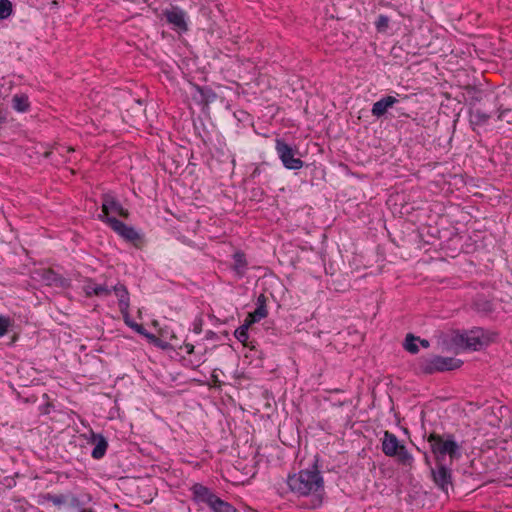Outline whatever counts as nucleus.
<instances>
[{
	"label": "nucleus",
	"mask_w": 512,
	"mask_h": 512,
	"mask_svg": "<svg viewBox=\"0 0 512 512\" xmlns=\"http://www.w3.org/2000/svg\"><path fill=\"white\" fill-rule=\"evenodd\" d=\"M187 354L191 355L194 353V345L190 343H185L183 347Z\"/></svg>",
	"instance_id": "obj_33"
},
{
	"label": "nucleus",
	"mask_w": 512,
	"mask_h": 512,
	"mask_svg": "<svg viewBox=\"0 0 512 512\" xmlns=\"http://www.w3.org/2000/svg\"><path fill=\"white\" fill-rule=\"evenodd\" d=\"M418 340H419V337H415L412 334H408L406 336L405 342H404L405 350L410 352V353H412V354L418 353V351H419V348H418V345H417Z\"/></svg>",
	"instance_id": "obj_25"
},
{
	"label": "nucleus",
	"mask_w": 512,
	"mask_h": 512,
	"mask_svg": "<svg viewBox=\"0 0 512 512\" xmlns=\"http://www.w3.org/2000/svg\"><path fill=\"white\" fill-rule=\"evenodd\" d=\"M261 172H262L261 168H260L259 166H257V167H255V168H254V170L252 171V173H251L250 177H251V178H253V179H255V178H257V177H259V176H260Z\"/></svg>",
	"instance_id": "obj_34"
},
{
	"label": "nucleus",
	"mask_w": 512,
	"mask_h": 512,
	"mask_svg": "<svg viewBox=\"0 0 512 512\" xmlns=\"http://www.w3.org/2000/svg\"><path fill=\"white\" fill-rule=\"evenodd\" d=\"M73 501H74L75 503H77V504L79 503L78 499H76V498H74V499H73Z\"/></svg>",
	"instance_id": "obj_39"
},
{
	"label": "nucleus",
	"mask_w": 512,
	"mask_h": 512,
	"mask_svg": "<svg viewBox=\"0 0 512 512\" xmlns=\"http://www.w3.org/2000/svg\"><path fill=\"white\" fill-rule=\"evenodd\" d=\"M12 11V3L9 0H0V20L7 19Z\"/></svg>",
	"instance_id": "obj_27"
},
{
	"label": "nucleus",
	"mask_w": 512,
	"mask_h": 512,
	"mask_svg": "<svg viewBox=\"0 0 512 512\" xmlns=\"http://www.w3.org/2000/svg\"><path fill=\"white\" fill-rule=\"evenodd\" d=\"M42 279L47 285L50 286H63L64 284V279L52 270L44 271Z\"/></svg>",
	"instance_id": "obj_21"
},
{
	"label": "nucleus",
	"mask_w": 512,
	"mask_h": 512,
	"mask_svg": "<svg viewBox=\"0 0 512 512\" xmlns=\"http://www.w3.org/2000/svg\"><path fill=\"white\" fill-rule=\"evenodd\" d=\"M397 458V461L407 467H412L414 463V457L413 455L407 450V448L403 445L400 449L398 454L395 456Z\"/></svg>",
	"instance_id": "obj_22"
},
{
	"label": "nucleus",
	"mask_w": 512,
	"mask_h": 512,
	"mask_svg": "<svg viewBox=\"0 0 512 512\" xmlns=\"http://www.w3.org/2000/svg\"><path fill=\"white\" fill-rule=\"evenodd\" d=\"M162 19L166 24L176 33L184 34L189 30V15L188 13L177 5H171L162 10Z\"/></svg>",
	"instance_id": "obj_4"
},
{
	"label": "nucleus",
	"mask_w": 512,
	"mask_h": 512,
	"mask_svg": "<svg viewBox=\"0 0 512 512\" xmlns=\"http://www.w3.org/2000/svg\"><path fill=\"white\" fill-rule=\"evenodd\" d=\"M192 493V500L200 507L206 505L211 509L218 496L208 487L195 483L190 488Z\"/></svg>",
	"instance_id": "obj_8"
},
{
	"label": "nucleus",
	"mask_w": 512,
	"mask_h": 512,
	"mask_svg": "<svg viewBox=\"0 0 512 512\" xmlns=\"http://www.w3.org/2000/svg\"><path fill=\"white\" fill-rule=\"evenodd\" d=\"M504 114H505V111H500L498 116H497V119L498 120H502L504 118Z\"/></svg>",
	"instance_id": "obj_37"
},
{
	"label": "nucleus",
	"mask_w": 512,
	"mask_h": 512,
	"mask_svg": "<svg viewBox=\"0 0 512 512\" xmlns=\"http://www.w3.org/2000/svg\"><path fill=\"white\" fill-rule=\"evenodd\" d=\"M112 214L119 215L121 217H128V211L122 206V204L110 193L103 194L102 196V213L107 218H114Z\"/></svg>",
	"instance_id": "obj_9"
},
{
	"label": "nucleus",
	"mask_w": 512,
	"mask_h": 512,
	"mask_svg": "<svg viewBox=\"0 0 512 512\" xmlns=\"http://www.w3.org/2000/svg\"><path fill=\"white\" fill-rule=\"evenodd\" d=\"M95 284L96 283L93 280L86 281V283L83 286V290L87 296L90 297L94 295L93 290H95Z\"/></svg>",
	"instance_id": "obj_30"
},
{
	"label": "nucleus",
	"mask_w": 512,
	"mask_h": 512,
	"mask_svg": "<svg viewBox=\"0 0 512 512\" xmlns=\"http://www.w3.org/2000/svg\"><path fill=\"white\" fill-rule=\"evenodd\" d=\"M80 512H94L92 509H82Z\"/></svg>",
	"instance_id": "obj_38"
},
{
	"label": "nucleus",
	"mask_w": 512,
	"mask_h": 512,
	"mask_svg": "<svg viewBox=\"0 0 512 512\" xmlns=\"http://www.w3.org/2000/svg\"><path fill=\"white\" fill-rule=\"evenodd\" d=\"M431 473L436 486L447 494L449 486L452 485L451 470L445 465L438 463L437 467L431 470Z\"/></svg>",
	"instance_id": "obj_10"
},
{
	"label": "nucleus",
	"mask_w": 512,
	"mask_h": 512,
	"mask_svg": "<svg viewBox=\"0 0 512 512\" xmlns=\"http://www.w3.org/2000/svg\"><path fill=\"white\" fill-rule=\"evenodd\" d=\"M210 510L211 512H237L230 503L220 499L219 497Z\"/></svg>",
	"instance_id": "obj_23"
},
{
	"label": "nucleus",
	"mask_w": 512,
	"mask_h": 512,
	"mask_svg": "<svg viewBox=\"0 0 512 512\" xmlns=\"http://www.w3.org/2000/svg\"><path fill=\"white\" fill-rule=\"evenodd\" d=\"M111 290L115 293L116 297L118 298L120 312L129 310L130 297L127 288L123 284L118 283L117 285L111 287Z\"/></svg>",
	"instance_id": "obj_17"
},
{
	"label": "nucleus",
	"mask_w": 512,
	"mask_h": 512,
	"mask_svg": "<svg viewBox=\"0 0 512 512\" xmlns=\"http://www.w3.org/2000/svg\"><path fill=\"white\" fill-rule=\"evenodd\" d=\"M250 326L248 322L244 321V323L235 330L234 336L239 342L246 344L249 338L248 330Z\"/></svg>",
	"instance_id": "obj_24"
},
{
	"label": "nucleus",
	"mask_w": 512,
	"mask_h": 512,
	"mask_svg": "<svg viewBox=\"0 0 512 512\" xmlns=\"http://www.w3.org/2000/svg\"><path fill=\"white\" fill-rule=\"evenodd\" d=\"M233 266L232 269L238 278L244 277L247 271L248 263L246 256L242 251H236L233 254Z\"/></svg>",
	"instance_id": "obj_18"
},
{
	"label": "nucleus",
	"mask_w": 512,
	"mask_h": 512,
	"mask_svg": "<svg viewBox=\"0 0 512 512\" xmlns=\"http://www.w3.org/2000/svg\"><path fill=\"white\" fill-rule=\"evenodd\" d=\"M275 150L286 169L299 170L303 167L304 162L300 158L295 157L296 151L283 139L277 138L275 140Z\"/></svg>",
	"instance_id": "obj_5"
},
{
	"label": "nucleus",
	"mask_w": 512,
	"mask_h": 512,
	"mask_svg": "<svg viewBox=\"0 0 512 512\" xmlns=\"http://www.w3.org/2000/svg\"><path fill=\"white\" fill-rule=\"evenodd\" d=\"M472 308L477 313L488 316L495 311L496 304L485 295H477L473 300Z\"/></svg>",
	"instance_id": "obj_15"
},
{
	"label": "nucleus",
	"mask_w": 512,
	"mask_h": 512,
	"mask_svg": "<svg viewBox=\"0 0 512 512\" xmlns=\"http://www.w3.org/2000/svg\"><path fill=\"white\" fill-rule=\"evenodd\" d=\"M403 446L393 433L385 431L382 439V452L388 457H394Z\"/></svg>",
	"instance_id": "obj_14"
},
{
	"label": "nucleus",
	"mask_w": 512,
	"mask_h": 512,
	"mask_svg": "<svg viewBox=\"0 0 512 512\" xmlns=\"http://www.w3.org/2000/svg\"><path fill=\"white\" fill-rule=\"evenodd\" d=\"M267 314H268V312H267V308H266V297L263 294H261L257 298L256 309L253 312L248 314L245 321L248 322L250 325H252L256 322H259L263 318H265L267 316Z\"/></svg>",
	"instance_id": "obj_16"
},
{
	"label": "nucleus",
	"mask_w": 512,
	"mask_h": 512,
	"mask_svg": "<svg viewBox=\"0 0 512 512\" xmlns=\"http://www.w3.org/2000/svg\"><path fill=\"white\" fill-rule=\"evenodd\" d=\"M456 345L462 348L478 350L486 344L484 332L481 328H476L462 334H458L454 338Z\"/></svg>",
	"instance_id": "obj_7"
},
{
	"label": "nucleus",
	"mask_w": 512,
	"mask_h": 512,
	"mask_svg": "<svg viewBox=\"0 0 512 512\" xmlns=\"http://www.w3.org/2000/svg\"><path fill=\"white\" fill-rule=\"evenodd\" d=\"M376 27L378 30H383L388 27L389 18L386 15H379L376 20Z\"/></svg>",
	"instance_id": "obj_29"
},
{
	"label": "nucleus",
	"mask_w": 512,
	"mask_h": 512,
	"mask_svg": "<svg viewBox=\"0 0 512 512\" xmlns=\"http://www.w3.org/2000/svg\"><path fill=\"white\" fill-rule=\"evenodd\" d=\"M468 115L470 126L477 133H480V130L488 125L489 119L492 116L491 113H487L480 107H471Z\"/></svg>",
	"instance_id": "obj_11"
},
{
	"label": "nucleus",
	"mask_w": 512,
	"mask_h": 512,
	"mask_svg": "<svg viewBox=\"0 0 512 512\" xmlns=\"http://www.w3.org/2000/svg\"><path fill=\"white\" fill-rule=\"evenodd\" d=\"M13 325V319L9 316L0 315V338L5 336Z\"/></svg>",
	"instance_id": "obj_26"
},
{
	"label": "nucleus",
	"mask_w": 512,
	"mask_h": 512,
	"mask_svg": "<svg viewBox=\"0 0 512 512\" xmlns=\"http://www.w3.org/2000/svg\"><path fill=\"white\" fill-rule=\"evenodd\" d=\"M189 361H190V366L193 368H196V367H199L204 362V359L202 358V356H199V357H195L194 360H189Z\"/></svg>",
	"instance_id": "obj_32"
},
{
	"label": "nucleus",
	"mask_w": 512,
	"mask_h": 512,
	"mask_svg": "<svg viewBox=\"0 0 512 512\" xmlns=\"http://www.w3.org/2000/svg\"><path fill=\"white\" fill-rule=\"evenodd\" d=\"M47 499L56 506H61L66 501L63 495H48Z\"/></svg>",
	"instance_id": "obj_31"
},
{
	"label": "nucleus",
	"mask_w": 512,
	"mask_h": 512,
	"mask_svg": "<svg viewBox=\"0 0 512 512\" xmlns=\"http://www.w3.org/2000/svg\"><path fill=\"white\" fill-rule=\"evenodd\" d=\"M7 119V113L4 109L0 108V124H3L6 122Z\"/></svg>",
	"instance_id": "obj_35"
},
{
	"label": "nucleus",
	"mask_w": 512,
	"mask_h": 512,
	"mask_svg": "<svg viewBox=\"0 0 512 512\" xmlns=\"http://www.w3.org/2000/svg\"><path fill=\"white\" fill-rule=\"evenodd\" d=\"M89 442L94 445L91 452L92 458L96 460L102 459L108 448L107 439L102 434L91 432Z\"/></svg>",
	"instance_id": "obj_12"
},
{
	"label": "nucleus",
	"mask_w": 512,
	"mask_h": 512,
	"mask_svg": "<svg viewBox=\"0 0 512 512\" xmlns=\"http://www.w3.org/2000/svg\"><path fill=\"white\" fill-rule=\"evenodd\" d=\"M98 219L106 223L115 233L127 242H136L141 239L140 233L132 226L125 224L117 218H107L104 215H98Z\"/></svg>",
	"instance_id": "obj_6"
},
{
	"label": "nucleus",
	"mask_w": 512,
	"mask_h": 512,
	"mask_svg": "<svg viewBox=\"0 0 512 512\" xmlns=\"http://www.w3.org/2000/svg\"><path fill=\"white\" fill-rule=\"evenodd\" d=\"M398 102L399 100L394 96H384L372 105L371 114L379 119L383 117L387 111Z\"/></svg>",
	"instance_id": "obj_13"
},
{
	"label": "nucleus",
	"mask_w": 512,
	"mask_h": 512,
	"mask_svg": "<svg viewBox=\"0 0 512 512\" xmlns=\"http://www.w3.org/2000/svg\"><path fill=\"white\" fill-rule=\"evenodd\" d=\"M463 361L454 357H442L438 355L421 357L418 360V369L424 374H434L455 370L461 367Z\"/></svg>",
	"instance_id": "obj_3"
},
{
	"label": "nucleus",
	"mask_w": 512,
	"mask_h": 512,
	"mask_svg": "<svg viewBox=\"0 0 512 512\" xmlns=\"http://www.w3.org/2000/svg\"><path fill=\"white\" fill-rule=\"evenodd\" d=\"M95 296L103 297L111 294L112 290L105 284H95V290H93Z\"/></svg>",
	"instance_id": "obj_28"
},
{
	"label": "nucleus",
	"mask_w": 512,
	"mask_h": 512,
	"mask_svg": "<svg viewBox=\"0 0 512 512\" xmlns=\"http://www.w3.org/2000/svg\"><path fill=\"white\" fill-rule=\"evenodd\" d=\"M418 342L420 343V345L423 347V348H428L430 346V343L428 340L426 339H420L418 340Z\"/></svg>",
	"instance_id": "obj_36"
},
{
	"label": "nucleus",
	"mask_w": 512,
	"mask_h": 512,
	"mask_svg": "<svg viewBox=\"0 0 512 512\" xmlns=\"http://www.w3.org/2000/svg\"><path fill=\"white\" fill-rule=\"evenodd\" d=\"M428 442L438 463L446 455L451 459H458L461 456L460 446L452 434L439 435L432 433L428 437Z\"/></svg>",
	"instance_id": "obj_2"
},
{
	"label": "nucleus",
	"mask_w": 512,
	"mask_h": 512,
	"mask_svg": "<svg viewBox=\"0 0 512 512\" xmlns=\"http://www.w3.org/2000/svg\"><path fill=\"white\" fill-rule=\"evenodd\" d=\"M122 316H123V319H124V322L125 324L130 327L132 330H134L135 332H137L138 334L140 335H143L145 337H152V335H150L146 329L143 327V325L141 324H138L136 323L135 321H133L130 317V314H129V310H126L124 312H121Z\"/></svg>",
	"instance_id": "obj_19"
},
{
	"label": "nucleus",
	"mask_w": 512,
	"mask_h": 512,
	"mask_svg": "<svg viewBox=\"0 0 512 512\" xmlns=\"http://www.w3.org/2000/svg\"><path fill=\"white\" fill-rule=\"evenodd\" d=\"M12 107L18 112H26L29 108L28 97L24 94H16L12 98Z\"/></svg>",
	"instance_id": "obj_20"
},
{
	"label": "nucleus",
	"mask_w": 512,
	"mask_h": 512,
	"mask_svg": "<svg viewBox=\"0 0 512 512\" xmlns=\"http://www.w3.org/2000/svg\"><path fill=\"white\" fill-rule=\"evenodd\" d=\"M289 490L298 497H312V507L322 504L324 479L318 470L317 461L311 468L302 469L287 477Z\"/></svg>",
	"instance_id": "obj_1"
}]
</instances>
